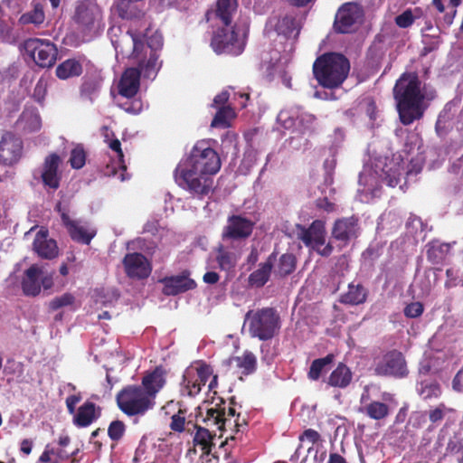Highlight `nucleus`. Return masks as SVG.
I'll use <instances>...</instances> for the list:
<instances>
[{"mask_svg": "<svg viewBox=\"0 0 463 463\" xmlns=\"http://www.w3.org/2000/svg\"><path fill=\"white\" fill-rule=\"evenodd\" d=\"M424 310L423 305L420 302H411L404 308V315L410 318H416L422 315Z\"/></svg>", "mask_w": 463, "mask_h": 463, "instance_id": "864d4df0", "label": "nucleus"}, {"mask_svg": "<svg viewBox=\"0 0 463 463\" xmlns=\"http://www.w3.org/2000/svg\"><path fill=\"white\" fill-rule=\"evenodd\" d=\"M276 30L279 34L290 37L299 33V28L296 17L293 15H285L279 19L276 24Z\"/></svg>", "mask_w": 463, "mask_h": 463, "instance_id": "58836bf2", "label": "nucleus"}, {"mask_svg": "<svg viewBox=\"0 0 463 463\" xmlns=\"http://www.w3.org/2000/svg\"><path fill=\"white\" fill-rule=\"evenodd\" d=\"M277 255L278 253L273 251L267 258L265 262L259 265V269L250 273L249 276V283L251 286L261 288L269 281L274 262L277 260Z\"/></svg>", "mask_w": 463, "mask_h": 463, "instance_id": "a878e982", "label": "nucleus"}, {"mask_svg": "<svg viewBox=\"0 0 463 463\" xmlns=\"http://www.w3.org/2000/svg\"><path fill=\"white\" fill-rule=\"evenodd\" d=\"M452 388L456 392H463V367L454 376L452 380Z\"/></svg>", "mask_w": 463, "mask_h": 463, "instance_id": "052dcab7", "label": "nucleus"}, {"mask_svg": "<svg viewBox=\"0 0 463 463\" xmlns=\"http://www.w3.org/2000/svg\"><path fill=\"white\" fill-rule=\"evenodd\" d=\"M201 392L200 383L197 378L195 365L187 367L183 374L181 392L183 395L194 397Z\"/></svg>", "mask_w": 463, "mask_h": 463, "instance_id": "c756f323", "label": "nucleus"}, {"mask_svg": "<svg viewBox=\"0 0 463 463\" xmlns=\"http://www.w3.org/2000/svg\"><path fill=\"white\" fill-rule=\"evenodd\" d=\"M33 249L41 259L53 260L59 254V248L55 240L49 238L46 229H41L34 237Z\"/></svg>", "mask_w": 463, "mask_h": 463, "instance_id": "aec40b11", "label": "nucleus"}, {"mask_svg": "<svg viewBox=\"0 0 463 463\" xmlns=\"http://www.w3.org/2000/svg\"><path fill=\"white\" fill-rule=\"evenodd\" d=\"M165 371L162 366H157L154 371L146 373L142 379V388L154 399L156 394L165 383Z\"/></svg>", "mask_w": 463, "mask_h": 463, "instance_id": "bb28decb", "label": "nucleus"}, {"mask_svg": "<svg viewBox=\"0 0 463 463\" xmlns=\"http://www.w3.org/2000/svg\"><path fill=\"white\" fill-rule=\"evenodd\" d=\"M372 420H380L386 418L390 413L389 406L382 402L373 401L360 409Z\"/></svg>", "mask_w": 463, "mask_h": 463, "instance_id": "f704fd0d", "label": "nucleus"}, {"mask_svg": "<svg viewBox=\"0 0 463 463\" xmlns=\"http://www.w3.org/2000/svg\"><path fill=\"white\" fill-rule=\"evenodd\" d=\"M196 433L194 437V443L195 446H200L203 455L209 457L212 455V449L214 446L213 439L215 434H213L208 429L195 425Z\"/></svg>", "mask_w": 463, "mask_h": 463, "instance_id": "2f4dec72", "label": "nucleus"}, {"mask_svg": "<svg viewBox=\"0 0 463 463\" xmlns=\"http://www.w3.org/2000/svg\"><path fill=\"white\" fill-rule=\"evenodd\" d=\"M335 355L333 354H328L323 358L315 359L310 365L309 371L307 373L308 379L312 381H317L324 370V368L332 364L334 361Z\"/></svg>", "mask_w": 463, "mask_h": 463, "instance_id": "a19ab883", "label": "nucleus"}, {"mask_svg": "<svg viewBox=\"0 0 463 463\" xmlns=\"http://www.w3.org/2000/svg\"><path fill=\"white\" fill-rule=\"evenodd\" d=\"M45 20L43 7L41 4H36L31 11L23 14L19 18V24L23 25L34 24L40 25Z\"/></svg>", "mask_w": 463, "mask_h": 463, "instance_id": "e433bc0d", "label": "nucleus"}, {"mask_svg": "<svg viewBox=\"0 0 463 463\" xmlns=\"http://www.w3.org/2000/svg\"><path fill=\"white\" fill-rule=\"evenodd\" d=\"M126 425L122 420H116L109 423L108 428V436L109 439L118 443L125 435Z\"/></svg>", "mask_w": 463, "mask_h": 463, "instance_id": "37998d69", "label": "nucleus"}, {"mask_svg": "<svg viewBox=\"0 0 463 463\" xmlns=\"http://www.w3.org/2000/svg\"><path fill=\"white\" fill-rule=\"evenodd\" d=\"M350 61L342 53L326 52L313 63V74L318 84L326 89H336L346 80Z\"/></svg>", "mask_w": 463, "mask_h": 463, "instance_id": "f03ea898", "label": "nucleus"}, {"mask_svg": "<svg viewBox=\"0 0 463 463\" xmlns=\"http://www.w3.org/2000/svg\"><path fill=\"white\" fill-rule=\"evenodd\" d=\"M195 369L197 373V378L200 383V387L202 388L213 375V370L210 364L203 361H199L195 364Z\"/></svg>", "mask_w": 463, "mask_h": 463, "instance_id": "c03bdc74", "label": "nucleus"}, {"mask_svg": "<svg viewBox=\"0 0 463 463\" xmlns=\"http://www.w3.org/2000/svg\"><path fill=\"white\" fill-rule=\"evenodd\" d=\"M75 298L71 293H64L60 297L54 298L51 300L49 307L51 310H58L61 307L71 306L74 303Z\"/></svg>", "mask_w": 463, "mask_h": 463, "instance_id": "de8ad7c7", "label": "nucleus"}, {"mask_svg": "<svg viewBox=\"0 0 463 463\" xmlns=\"http://www.w3.org/2000/svg\"><path fill=\"white\" fill-rule=\"evenodd\" d=\"M374 373L379 376L403 378L408 375L409 371L403 354L400 351L392 350L377 363Z\"/></svg>", "mask_w": 463, "mask_h": 463, "instance_id": "f8f14e48", "label": "nucleus"}, {"mask_svg": "<svg viewBox=\"0 0 463 463\" xmlns=\"http://www.w3.org/2000/svg\"><path fill=\"white\" fill-rule=\"evenodd\" d=\"M54 454V449H50V446L47 445L45 447V449L42 453V455L39 457L38 461L40 463H48L51 461V456Z\"/></svg>", "mask_w": 463, "mask_h": 463, "instance_id": "774afa93", "label": "nucleus"}, {"mask_svg": "<svg viewBox=\"0 0 463 463\" xmlns=\"http://www.w3.org/2000/svg\"><path fill=\"white\" fill-rule=\"evenodd\" d=\"M61 159L56 153H51L43 161L41 179L45 187L56 191L60 187L61 174L59 171Z\"/></svg>", "mask_w": 463, "mask_h": 463, "instance_id": "6ab92c4d", "label": "nucleus"}, {"mask_svg": "<svg viewBox=\"0 0 463 463\" xmlns=\"http://www.w3.org/2000/svg\"><path fill=\"white\" fill-rule=\"evenodd\" d=\"M297 267V258L293 253L287 252L282 254L275 267V274L279 278H285L293 273Z\"/></svg>", "mask_w": 463, "mask_h": 463, "instance_id": "473e14b6", "label": "nucleus"}, {"mask_svg": "<svg viewBox=\"0 0 463 463\" xmlns=\"http://www.w3.org/2000/svg\"><path fill=\"white\" fill-rule=\"evenodd\" d=\"M21 47L41 68H51L56 62L58 49L51 40L28 38L23 42Z\"/></svg>", "mask_w": 463, "mask_h": 463, "instance_id": "1a4fd4ad", "label": "nucleus"}, {"mask_svg": "<svg viewBox=\"0 0 463 463\" xmlns=\"http://www.w3.org/2000/svg\"><path fill=\"white\" fill-rule=\"evenodd\" d=\"M219 279L220 276L215 271H208L203 277V282L211 285L217 283Z\"/></svg>", "mask_w": 463, "mask_h": 463, "instance_id": "338daca9", "label": "nucleus"}, {"mask_svg": "<svg viewBox=\"0 0 463 463\" xmlns=\"http://www.w3.org/2000/svg\"><path fill=\"white\" fill-rule=\"evenodd\" d=\"M101 415V408L95 402L86 401L73 416L72 422L78 428H86L96 421Z\"/></svg>", "mask_w": 463, "mask_h": 463, "instance_id": "4be33fe9", "label": "nucleus"}, {"mask_svg": "<svg viewBox=\"0 0 463 463\" xmlns=\"http://www.w3.org/2000/svg\"><path fill=\"white\" fill-rule=\"evenodd\" d=\"M23 141L11 131L3 133L0 139V164L4 165H14L23 154Z\"/></svg>", "mask_w": 463, "mask_h": 463, "instance_id": "ddd939ff", "label": "nucleus"}, {"mask_svg": "<svg viewBox=\"0 0 463 463\" xmlns=\"http://www.w3.org/2000/svg\"><path fill=\"white\" fill-rule=\"evenodd\" d=\"M236 415V411L234 407L229 406L228 409L226 408V415L225 417L230 419V421L226 424V427L229 428H234L236 432L240 431V427L242 425H246V421L242 420V422L241 423L239 421L240 414L237 415V418L232 420V418Z\"/></svg>", "mask_w": 463, "mask_h": 463, "instance_id": "3c124183", "label": "nucleus"}, {"mask_svg": "<svg viewBox=\"0 0 463 463\" xmlns=\"http://www.w3.org/2000/svg\"><path fill=\"white\" fill-rule=\"evenodd\" d=\"M235 118V112L231 106L219 107L213 117L211 127L227 128L231 126L230 121Z\"/></svg>", "mask_w": 463, "mask_h": 463, "instance_id": "c9c22d12", "label": "nucleus"}, {"mask_svg": "<svg viewBox=\"0 0 463 463\" xmlns=\"http://www.w3.org/2000/svg\"><path fill=\"white\" fill-rule=\"evenodd\" d=\"M317 206L327 213H332L335 210V204L330 202L326 197L318 199L317 201Z\"/></svg>", "mask_w": 463, "mask_h": 463, "instance_id": "680f3d73", "label": "nucleus"}, {"mask_svg": "<svg viewBox=\"0 0 463 463\" xmlns=\"http://www.w3.org/2000/svg\"><path fill=\"white\" fill-rule=\"evenodd\" d=\"M177 184L194 197L203 198L213 191V175L203 174L188 167H177L175 171Z\"/></svg>", "mask_w": 463, "mask_h": 463, "instance_id": "423d86ee", "label": "nucleus"}, {"mask_svg": "<svg viewBox=\"0 0 463 463\" xmlns=\"http://www.w3.org/2000/svg\"><path fill=\"white\" fill-rule=\"evenodd\" d=\"M352 379L353 373L350 368L345 364L339 363L330 373L327 384L335 388L345 389L351 383Z\"/></svg>", "mask_w": 463, "mask_h": 463, "instance_id": "c85d7f7f", "label": "nucleus"}, {"mask_svg": "<svg viewBox=\"0 0 463 463\" xmlns=\"http://www.w3.org/2000/svg\"><path fill=\"white\" fill-rule=\"evenodd\" d=\"M81 400V395L79 394H73L70 395L66 398L65 403L68 410V412L71 415H75L77 412L76 405L79 403Z\"/></svg>", "mask_w": 463, "mask_h": 463, "instance_id": "bf43d9fd", "label": "nucleus"}, {"mask_svg": "<svg viewBox=\"0 0 463 463\" xmlns=\"http://www.w3.org/2000/svg\"><path fill=\"white\" fill-rule=\"evenodd\" d=\"M101 18L99 6L89 0L80 2L75 9L74 21L83 32H90Z\"/></svg>", "mask_w": 463, "mask_h": 463, "instance_id": "a211bd4d", "label": "nucleus"}, {"mask_svg": "<svg viewBox=\"0 0 463 463\" xmlns=\"http://www.w3.org/2000/svg\"><path fill=\"white\" fill-rule=\"evenodd\" d=\"M448 411L444 403H439L438 406L430 409L428 412L429 420L432 424H438L443 420Z\"/></svg>", "mask_w": 463, "mask_h": 463, "instance_id": "8fccbe9b", "label": "nucleus"}, {"mask_svg": "<svg viewBox=\"0 0 463 463\" xmlns=\"http://www.w3.org/2000/svg\"><path fill=\"white\" fill-rule=\"evenodd\" d=\"M42 274L43 269L37 264H33L25 270L22 280V289L25 296L35 297L40 294Z\"/></svg>", "mask_w": 463, "mask_h": 463, "instance_id": "5701e85b", "label": "nucleus"}, {"mask_svg": "<svg viewBox=\"0 0 463 463\" xmlns=\"http://www.w3.org/2000/svg\"><path fill=\"white\" fill-rule=\"evenodd\" d=\"M419 393L423 400L427 401L439 397L441 390L439 384L436 382L421 383Z\"/></svg>", "mask_w": 463, "mask_h": 463, "instance_id": "79ce46f5", "label": "nucleus"}, {"mask_svg": "<svg viewBox=\"0 0 463 463\" xmlns=\"http://www.w3.org/2000/svg\"><path fill=\"white\" fill-rule=\"evenodd\" d=\"M109 147L111 150H113V151H115L117 153V156H118V158L119 167L121 169H123V170H126L127 166L125 165L124 154H123V151L121 149V143H120V141L118 138L110 140L109 142Z\"/></svg>", "mask_w": 463, "mask_h": 463, "instance_id": "6e6d98bb", "label": "nucleus"}, {"mask_svg": "<svg viewBox=\"0 0 463 463\" xmlns=\"http://www.w3.org/2000/svg\"><path fill=\"white\" fill-rule=\"evenodd\" d=\"M100 89V80L97 77H85L80 85V97L90 101L98 94Z\"/></svg>", "mask_w": 463, "mask_h": 463, "instance_id": "ea45409f", "label": "nucleus"}, {"mask_svg": "<svg viewBox=\"0 0 463 463\" xmlns=\"http://www.w3.org/2000/svg\"><path fill=\"white\" fill-rule=\"evenodd\" d=\"M305 439L309 441L312 445H315L321 441V436L317 430L313 429H307L305 430L303 433L299 436L300 441H303Z\"/></svg>", "mask_w": 463, "mask_h": 463, "instance_id": "4d7b16f0", "label": "nucleus"}, {"mask_svg": "<svg viewBox=\"0 0 463 463\" xmlns=\"http://www.w3.org/2000/svg\"><path fill=\"white\" fill-rule=\"evenodd\" d=\"M56 209L61 213L62 224L71 239L78 243L89 245L96 236L97 230L88 223L81 224L80 221L71 220L67 213L61 211V204H58Z\"/></svg>", "mask_w": 463, "mask_h": 463, "instance_id": "4468645a", "label": "nucleus"}, {"mask_svg": "<svg viewBox=\"0 0 463 463\" xmlns=\"http://www.w3.org/2000/svg\"><path fill=\"white\" fill-rule=\"evenodd\" d=\"M255 222L242 214H232L222 231V241L229 243L242 242L253 232Z\"/></svg>", "mask_w": 463, "mask_h": 463, "instance_id": "9b49d317", "label": "nucleus"}, {"mask_svg": "<svg viewBox=\"0 0 463 463\" xmlns=\"http://www.w3.org/2000/svg\"><path fill=\"white\" fill-rule=\"evenodd\" d=\"M230 94L228 91H222L220 94L216 95L213 99V105L216 107H226L225 104L229 100Z\"/></svg>", "mask_w": 463, "mask_h": 463, "instance_id": "e2e57ef3", "label": "nucleus"}, {"mask_svg": "<svg viewBox=\"0 0 463 463\" xmlns=\"http://www.w3.org/2000/svg\"><path fill=\"white\" fill-rule=\"evenodd\" d=\"M216 261L222 270L229 271L235 267L237 258L233 252L220 245L216 250Z\"/></svg>", "mask_w": 463, "mask_h": 463, "instance_id": "4c0bfd02", "label": "nucleus"}, {"mask_svg": "<svg viewBox=\"0 0 463 463\" xmlns=\"http://www.w3.org/2000/svg\"><path fill=\"white\" fill-rule=\"evenodd\" d=\"M364 19V10L357 2H345L342 4L335 14L333 30L338 34H351L355 33Z\"/></svg>", "mask_w": 463, "mask_h": 463, "instance_id": "0eeeda50", "label": "nucleus"}, {"mask_svg": "<svg viewBox=\"0 0 463 463\" xmlns=\"http://www.w3.org/2000/svg\"><path fill=\"white\" fill-rule=\"evenodd\" d=\"M441 252V246H430L427 250V257L431 261H437L438 259H441V257L438 254Z\"/></svg>", "mask_w": 463, "mask_h": 463, "instance_id": "0e129e2a", "label": "nucleus"}, {"mask_svg": "<svg viewBox=\"0 0 463 463\" xmlns=\"http://www.w3.org/2000/svg\"><path fill=\"white\" fill-rule=\"evenodd\" d=\"M369 290L363 284L351 282L346 292L339 297V302L344 305L359 306L366 302Z\"/></svg>", "mask_w": 463, "mask_h": 463, "instance_id": "b1692460", "label": "nucleus"}, {"mask_svg": "<svg viewBox=\"0 0 463 463\" xmlns=\"http://www.w3.org/2000/svg\"><path fill=\"white\" fill-rule=\"evenodd\" d=\"M244 323L251 337L269 341L279 334L281 319L274 307H262L250 310L245 315Z\"/></svg>", "mask_w": 463, "mask_h": 463, "instance_id": "7ed1b4c3", "label": "nucleus"}, {"mask_svg": "<svg viewBox=\"0 0 463 463\" xmlns=\"http://www.w3.org/2000/svg\"><path fill=\"white\" fill-rule=\"evenodd\" d=\"M400 121L409 126L420 120L427 109L426 94L416 72H403L392 89Z\"/></svg>", "mask_w": 463, "mask_h": 463, "instance_id": "f257e3e1", "label": "nucleus"}, {"mask_svg": "<svg viewBox=\"0 0 463 463\" xmlns=\"http://www.w3.org/2000/svg\"><path fill=\"white\" fill-rule=\"evenodd\" d=\"M116 402L118 409L126 415L143 416L154 406L153 399L139 385H128L120 390Z\"/></svg>", "mask_w": 463, "mask_h": 463, "instance_id": "20e7f679", "label": "nucleus"}, {"mask_svg": "<svg viewBox=\"0 0 463 463\" xmlns=\"http://www.w3.org/2000/svg\"><path fill=\"white\" fill-rule=\"evenodd\" d=\"M219 154L205 140H200L193 146L185 167L203 174L215 175L221 169Z\"/></svg>", "mask_w": 463, "mask_h": 463, "instance_id": "39448f33", "label": "nucleus"}, {"mask_svg": "<svg viewBox=\"0 0 463 463\" xmlns=\"http://www.w3.org/2000/svg\"><path fill=\"white\" fill-rule=\"evenodd\" d=\"M359 221L355 216L343 217L335 221L332 228V237L345 247L353 239L359 236Z\"/></svg>", "mask_w": 463, "mask_h": 463, "instance_id": "dca6fc26", "label": "nucleus"}, {"mask_svg": "<svg viewBox=\"0 0 463 463\" xmlns=\"http://www.w3.org/2000/svg\"><path fill=\"white\" fill-rule=\"evenodd\" d=\"M186 410L179 408L178 411L171 417L170 429L175 432L184 430Z\"/></svg>", "mask_w": 463, "mask_h": 463, "instance_id": "09e8293b", "label": "nucleus"}, {"mask_svg": "<svg viewBox=\"0 0 463 463\" xmlns=\"http://www.w3.org/2000/svg\"><path fill=\"white\" fill-rule=\"evenodd\" d=\"M46 91H47L46 83L43 80H39L33 89V99L36 102L42 104L45 99Z\"/></svg>", "mask_w": 463, "mask_h": 463, "instance_id": "5fc2aeb1", "label": "nucleus"}, {"mask_svg": "<svg viewBox=\"0 0 463 463\" xmlns=\"http://www.w3.org/2000/svg\"><path fill=\"white\" fill-rule=\"evenodd\" d=\"M226 406L225 402L221 400L220 403H216L214 407L208 408L203 421L207 426H217L220 430H226V424L230 419L225 417Z\"/></svg>", "mask_w": 463, "mask_h": 463, "instance_id": "cd10ccee", "label": "nucleus"}, {"mask_svg": "<svg viewBox=\"0 0 463 463\" xmlns=\"http://www.w3.org/2000/svg\"><path fill=\"white\" fill-rule=\"evenodd\" d=\"M237 9L238 0H217L213 13L224 25L228 26L231 24Z\"/></svg>", "mask_w": 463, "mask_h": 463, "instance_id": "7c9ffc66", "label": "nucleus"}, {"mask_svg": "<svg viewBox=\"0 0 463 463\" xmlns=\"http://www.w3.org/2000/svg\"><path fill=\"white\" fill-rule=\"evenodd\" d=\"M158 56L154 51H151L150 56L146 62L144 64L143 62H139V70L143 71L145 77H151L156 74V67L157 63Z\"/></svg>", "mask_w": 463, "mask_h": 463, "instance_id": "49530a36", "label": "nucleus"}, {"mask_svg": "<svg viewBox=\"0 0 463 463\" xmlns=\"http://www.w3.org/2000/svg\"><path fill=\"white\" fill-rule=\"evenodd\" d=\"M190 276V270L184 269L178 275L166 276L158 279V282L164 286L162 293L165 296L169 297L177 296L194 289L197 287V284Z\"/></svg>", "mask_w": 463, "mask_h": 463, "instance_id": "2eb2a0df", "label": "nucleus"}, {"mask_svg": "<svg viewBox=\"0 0 463 463\" xmlns=\"http://www.w3.org/2000/svg\"><path fill=\"white\" fill-rule=\"evenodd\" d=\"M141 71L138 68H128L118 84V94L127 99L137 95L140 88Z\"/></svg>", "mask_w": 463, "mask_h": 463, "instance_id": "412c9836", "label": "nucleus"}, {"mask_svg": "<svg viewBox=\"0 0 463 463\" xmlns=\"http://www.w3.org/2000/svg\"><path fill=\"white\" fill-rule=\"evenodd\" d=\"M349 269L348 259L345 255H341L336 259V262L335 264L334 271L335 273L340 274V276H344L345 272Z\"/></svg>", "mask_w": 463, "mask_h": 463, "instance_id": "13d9d810", "label": "nucleus"}, {"mask_svg": "<svg viewBox=\"0 0 463 463\" xmlns=\"http://www.w3.org/2000/svg\"><path fill=\"white\" fill-rule=\"evenodd\" d=\"M87 58L81 54L78 58L67 59L60 63L55 71L56 76L61 80H67L72 77L81 75L83 71L82 63L86 61Z\"/></svg>", "mask_w": 463, "mask_h": 463, "instance_id": "393cba45", "label": "nucleus"}, {"mask_svg": "<svg viewBox=\"0 0 463 463\" xmlns=\"http://www.w3.org/2000/svg\"><path fill=\"white\" fill-rule=\"evenodd\" d=\"M122 108L129 113L137 114L141 110V104L139 101L126 102Z\"/></svg>", "mask_w": 463, "mask_h": 463, "instance_id": "69168bd1", "label": "nucleus"}, {"mask_svg": "<svg viewBox=\"0 0 463 463\" xmlns=\"http://www.w3.org/2000/svg\"><path fill=\"white\" fill-rule=\"evenodd\" d=\"M246 33L240 34L237 26L221 28L214 32L211 46L217 54L238 56L244 51Z\"/></svg>", "mask_w": 463, "mask_h": 463, "instance_id": "6e6552de", "label": "nucleus"}, {"mask_svg": "<svg viewBox=\"0 0 463 463\" xmlns=\"http://www.w3.org/2000/svg\"><path fill=\"white\" fill-rule=\"evenodd\" d=\"M122 264L126 275L132 279H144L149 277L152 266L147 259L138 252L127 253Z\"/></svg>", "mask_w": 463, "mask_h": 463, "instance_id": "f3484780", "label": "nucleus"}, {"mask_svg": "<svg viewBox=\"0 0 463 463\" xmlns=\"http://www.w3.org/2000/svg\"><path fill=\"white\" fill-rule=\"evenodd\" d=\"M298 237L307 247H311L323 257H328L333 252L332 244H325L326 228L323 221L315 220L308 228L299 226Z\"/></svg>", "mask_w": 463, "mask_h": 463, "instance_id": "9d476101", "label": "nucleus"}, {"mask_svg": "<svg viewBox=\"0 0 463 463\" xmlns=\"http://www.w3.org/2000/svg\"><path fill=\"white\" fill-rule=\"evenodd\" d=\"M86 154L81 146H76L71 152L70 164L74 169H80L85 165Z\"/></svg>", "mask_w": 463, "mask_h": 463, "instance_id": "a18cd8bd", "label": "nucleus"}, {"mask_svg": "<svg viewBox=\"0 0 463 463\" xmlns=\"http://www.w3.org/2000/svg\"><path fill=\"white\" fill-rule=\"evenodd\" d=\"M414 23V16L411 10L407 9L402 14L395 17V24L400 28H408Z\"/></svg>", "mask_w": 463, "mask_h": 463, "instance_id": "603ef678", "label": "nucleus"}, {"mask_svg": "<svg viewBox=\"0 0 463 463\" xmlns=\"http://www.w3.org/2000/svg\"><path fill=\"white\" fill-rule=\"evenodd\" d=\"M230 361H235L237 367L244 375L251 374L257 369V358L252 352L248 350L244 351L241 356L232 357Z\"/></svg>", "mask_w": 463, "mask_h": 463, "instance_id": "72a5a7b5", "label": "nucleus"}]
</instances>
